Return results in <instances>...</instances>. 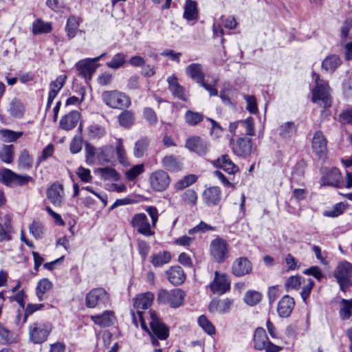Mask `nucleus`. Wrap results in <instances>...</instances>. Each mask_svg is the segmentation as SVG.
<instances>
[{"mask_svg": "<svg viewBox=\"0 0 352 352\" xmlns=\"http://www.w3.org/2000/svg\"><path fill=\"white\" fill-rule=\"evenodd\" d=\"M197 176L195 175H188L182 178L181 179L178 180L174 184V187L177 190H182L193 184L197 181Z\"/></svg>", "mask_w": 352, "mask_h": 352, "instance_id": "obj_45", "label": "nucleus"}, {"mask_svg": "<svg viewBox=\"0 0 352 352\" xmlns=\"http://www.w3.org/2000/svg\"><path fill=\"white\" fill-rule=\"evenodd\" d=\"M341 64V60L338 55L332 54L330 55L322 63V67L327 72H333Z\"/></svg>", "mask_w": 352, "mask_h": 352, "instance_id": "obj_35", "label": "nucleus"}, {"mask_svg": "<svg viewBox=\"0 0 352 352\" xmlns=\"http://www.w3.org/2000/svg\"><path fill=\"white\" fill-rule=\"evenodd\" d=\"M172 256L169 252L163 251L151 256V263L155 267H161L170 262Z\"/></svg>", "mask_w": 352, "mask_h": 352, "instance_id": "obj_30", "label": "nucleus"}, {"mask_svg": "<svg viewBox=\"0 0 352 352\" xmlns=\"http://www.w3.org/2000/svg\"><path fill=\"white\" fill-rule=\"evenodd\" d=\"M186 74L197 84L202 82L205 78L203 66L200 63H191L185 69Z\"/></svg>", "mask_w": 352, "mask_h": 352, "instance_id": "obj_24", "label": "nucleus"}, {"mask_svg": "<svg viewBox=\"0 0 352 352\" xmlns=\"http://www.w3.org/2000/svg\"><path fill=\"white\" fill-rule=\"evenodd\" d=\"M144 118L150 124H155L157 122V118L155 111L150 107H145L143 111Z\"/></svg>", "mask_w": 352, "mask_h": 352, "instance_id": "obj_62", "label": "nucleus"}, {"mask_svg": "<svg viewBox=\"0 0 352 352\" xmlns=\"http://www.w3.org/2000/svg\"><path fill=\"white\" fill-rule=\"evenodd\" d=\"M102 177L105 180H112L117 182L120 179V176L116 170L112 168L105 167L98 170Z\"/></svg>", "mask_w": 352, "mask_h": 352, "instance_id": "obj_47", "label": "nucleus"}, {"mask_svg": "<svg viewBox=\"0 0 352 352\" xmlns=\"http://www.w3.org/2000/svg\"><path fill=\"white\" fill-rule=\"evenodd\" d=\"M116 149L119 162L122 164H125L126 163V157L125 154V150L123 146V140L122 139H116Z\"/></svg>", "mask_w": 352, "mask_h": 352, "instance_id": "obj_55", "label": "nucleus"}, {"mask_svg": "<svg viewBox=\"0 0 352 352\" xmlns=\"http://www.w3.org/2000/svg\"><path fill=\"white\" fill-rule=\"evenodd\" d=\"M30 234L36 239H38L43 234V226L40 222L34 221L29 227Z\"/></svg>", "mask_w": 352, "mask_h": 352, "instance_id": "obj_61", "label": "nucleus"}, {"mask_svg": "<svg viewBox=\"0 0 352 352\" xmlns=\"http://www.w3.org/2000/svg\"><path fill=\"white\" fill-rule=\"evenodd\" d=\"M80 118V114L78 111H72L60 119L59 126L65 131L72 130L77 125Z\"/></svg>", "mask_w": 352, "mask_h": 352, "instance_id": "obj_23", "label": "nucleus"}, {"mask_svg": "<svg viewBox=\"0 0 352 352\" xmlns=\"http://www.w3.org/2000/svg\"><path fill=\"white\" fill-rule=\"evenodd\" d=\"M234 153L240 157H247L252 151V141L248 138H240L233 147Z\"/></svg>", "mask_w": 352, "mask_h": 352, "instance_id": "obj_25", "label": "nucleus"}, {"mask_svg": "<svg viewBox=\"0 0 352 352\" xmlns=\"http://www.w3.org/2000/svg\"><path fill=\"white\" fill-rule=\"evenodd\" d=\"M296 126L293 122H287L280 126L278 134L284 140H289L296 133Z\"/></svg>", "mask_w": 352, "mask_h": 352, "instance_id": "obj_37", "label": "nucleus"}, {"mask_svg": "<svg viewBox=\"0 0 352 352\" xmlns=\"http://www.w3.org/2000/svg\"><path fill=\"white\" fill-rule=\"evenodd\" d=\"M131 225L140 234L145 236H151L154 234V232L151 230L147 217L144 213L135 214L131 221Z\"/></svg>", "mask_w": 352, "mask_h": 352, "instance_id": "obj_11", "label": "nucleus"}, {"mask_svg": "<svg viewBox=\"0 0 352 352\" xmlns=\"http://www.w3.org/2000/svg\"><path fill=\"white\" fill-rule=\"evenodd\" d=\"M210 252L216 262L223 263L228 257L229 245L225 239L216 238L210 243Z\"/></svg>", "mask_w": 352, "mask_h": 352, "instance_id": "obj_5", "label": "nucleus"}, {"mask_svg": "<svg viewBox=\"0 0 352 352\" xmlns=\"http://www.w3.org/2000/svg\"><path fill=\"white\" fill-rule=\"evenodd\" d=\"M170 178L168 174L163 170H157L149 176L151 188L157 192L165 190L170 185Z\"/></svg>", "mask_w": 352, "mask_h": 352, "instance_id": "obj_8", "label": "nucleus"}, {"mask_svg": "<svg viewBox=\"0 0 352 352\" xmlns=\"http://www.w3.org/2000/svg\"><path fill=\"white\" fill-rule=\"evenodd\" d=\"M67 79V76L65 74H62L58 76L55 80L52 81L50 84V91L48 94V98L47 102V109L51 107L52 103L53 102L54 98L60 91V90L63 87L65 84Z\"/></svg>", "mask_w": 352, "mask_h": 352, "instance_id": "obj_18", "label": "nucleus"}, {"mask_svg": "<svg viewBox=\"0 0 352 352\" xmlns=\"http://www.w3.org/2000/svg\"><path fill=\"white\" fill-rule=\"evenodd\" d=\"M352 29V19H346L342 27H341V34H340V36H341V38L342 41H345L348 36H349V33L350 32V30Z\"/></svg>", "mask_w": 352, "mask_h": 352, "instance_id": "obj_64", "label": "nucleus"}, {"mask_svg": "<svg viewBox=\"0 0 352 352\" xmlns=\"http://www.w3.org/2000/svg\"><path fill=\"white\" fill-rule=\"evenodd\" d=\"M0 182L8 186H22V175L6 168H0Z\"/></svg>", "mask_w": 352, "mask_h": 352, "instance_id": "obj_17", "label": "nucleus"}, {"mask_svg": "<svg viewBox=\"0 0 352 352\" xmlns=\"http://www.w3.org/2000/svg\"><path fill=\"white\" fill-rule=\"evenodd\" d=\"M101 98L102 102L111 109H122L131 104L129 97L118 90L103 91Z\"/></svg>", "mask_w": 352, "mask_h": 352, "instance_id": "obj_3", "label": "nucleus"}, {"mask_svg": "<svg viewBox=\"0 0 352 352\" xmlns=\"http://www.w3.org/2000/svg\"><path fill=\"white\" fill-rule=\"evenodd\" d=\"M52 30L51 23L44 22L41 19H38L33 23L32 32L34 34L48 33Z\"/></svg>", "mask_w": 352, "mask_h": 352, "instance_id": "obj_40", "label": "nucleus"}, {"mask_svg": "<svg viewBox=\"0 0 352 352\" xmlns=\"http://www.w3.org/2000/svg\"><path fill=\"white\" fill-rule=\"evenodd\" d=\"M85 150L86 162L88 164H93L94 162L95 156H96L97 149L90 143H86Z\"/></svg>", "mask_w": 352, "mask_h": 352, "instance_id": "obj_58", "label": "nucleus"}, {"mask_svg": "<svg viewBox=\"0 0 352 352\" xmlns=\"http://www.w3.org/2000/svg\"><path fill=\"white\" fill-rule=\"evenodd\" d=\"M252 267L251 262L245 257H239L234 260L232 271L234 276L241 277L250 274Z\"/></svg>", "mask_w": 352, "mask_h": 352, "instance_id": "obj_15", "label": "nucleus"}, {"mask_svg": "<svg viewBox=\"0 0 352 352\" xmlns=\"http://www.w3.org/2000/svg\"><path fill=\"white\" fill-rule=\"evenodd\" d=\"M204 116L202 114L194 112L192 111H187L185 114L186 122L191 126H195L203 120Z\"/></svg>", "mask_w": 352, "mask_h": 352, "instance_id": "obj_49", "label": "nucleus"}, {"mask_svg": "<svg viewBox=\"0 0 352 352\" xmlns=\"http://www.w3.org/2000/svg\"><path fill=\"white\" fill-rule=\"evenodd\" d=\"M214 280L210 283V289L214 294H223L230 290V284L225 274L214 273Z\"/></svg>", "mask_w": 352, "mask_h": 352, "instance_id": "obj_14", "label": "nucleus"}, {"mask_svg": "<svg viewBox=\"0 0 352 352\" xmlns=\"http://www.w3.org/2000/svg\"><path fill=\"white\" fill-rule=\"evenodd\" d=\"M327 141L323 133L320 131L315 132L311 142L313 152L318 156L322 157L326 154L327 150Z\"/></svg>", "mask_w": 352, "mask_h": 352, "instance_id": "obj_16", "label": "nucleus"}, {"mask_svg": "<svg viewBox=\"0 0 352 352\" xmlns=\"http://www.w3.org/2000/svg\"><path fill=\"white\" fill-rule=\"evenodd\" d=\"M342 304L344 307L340 311V317L342 320H348L351 316L352 298L351 300L342 299Z\"/></svg>", "mask_w": 352, "mask_h": 352, "instance_id": "obj_53", "label": "nucleus"}, {"mask_svg": "<svg viewBox=\"0 0 352 352\" xmlns=\"http://www.w3.org/2000/svg\"><path fill=\"white\" fill-rule=\"evenodd\" d=\"M302 277L300 276H290L286 281L285 286L287 287V290L289 289H298L302 282Z\"/></svg>", "mask_w": 352, "mask_h": 352, "instance_id": "obj_59", "label": "nucleus"}, {"mask_svg": "<svg viewBox=\"0 0 352 352\" xmlns=\"http://www.w3.org/2000/svg\"><path fill=\"white\" fill-rule=\"evenodd\" d=\"M162 166L172 172L178 171L181 169V164L178 161V159L173 155H166L162 160Z\"/></svg>", "mask_w": 352, "mask_h": 352, "instance_id": "obj_36", "label": "nucleus"}, {"mask_svg": "<svg viewBox=\"0 0 352 352\" xmlns=\"http://www.w3.org/2000/svg\"><path fill=\"white\" fill-rule=\"evenodd\" d=\"M340 289L345 292L348 286L351 284L352 277V265L347 261H342L339 263L334 273Z\"/></svg>", "mask_w": 352, "mask_h": 352, "instance_id": "obj_6", "label": "nucleus"}, {"mask_svg": "<svg viewBox=\"0 0 352 352\" xmlns=\"http://www.w3.org/2000/svg\"><path fill=\"white\" fill-rule=\"evenodd\" d=\"M81 22V19L75 16H70L67 19L66 25L65 27V31L67 36L69 39L74 38L77 35V33L79 32V26Z\"/></svg>", "mask_w": 352, "mask_h": 352, "instance_id": "obj_29", "label": "nucleus"}, {"mask_svg": "<svg viewBox=\"0 0 352 352\" xmlns=\"http://www.w3.org/2000/svg\"><path fill=\"white\" fill-rule=\"evenodd\" d=\"M199 327L208 335H214L216 332L215 327L205 315H201L197 320Z\"/></svg>", "mask_w": 352, "mask_h": 352, "instance_id": "obj_42", "label": "nucleus"}, {"mask_svg": "<svg viewBox=\"0 0 352 352\" xmlns=\"http://www.w3.org/2000/svg\"><path fill=\"white\" fill-rule=\"evenodd\" d=\"M82 140L80 137L75 136L71 141L69 150L72 154L79 153L82 149Z\"/></svg>", "mask_w": 352, "mask_h": 352, "instance_id": "obj_63", "label": "nucleus"}, {"mask_svg": "<svg viewBox=\"0 0 352 352\" xmlns=\"http://www.w3.org/2000/svg\"><path fill=\"white\" fill-rule=\"evenodd\" d=\"M10 114L14 117L21 118L22 116V102L19 98H14L10 103Z\"/></svg>", "mask_w": 352, "mask_h": 352, "instance_id": "obj_54", "label": "nucleus"}, {"mask_svg": "<svg viewBox=\"0 0 352 352\" xmlns=\"http://www.w3.org/2000/svg\"><path fill=\"white\" fill-rule=\"evenodd\" d=\"M268 338L265 330L262 327H258L254 332V347L257 350H263L266 347Z\"/></svg>", "mask_w": 352, "mask_h": 352, "instance_id": "obj_33", "label": "nucleus"}, {"mask_svg": "<svg viewBox=\"0 0 352 352\" xmlns=\"http://www.w3.org/2000/svg\"><path fill=\"white\" fill-rule=\"evenodd\" d=\"M45 305L42 303L39 304H33L28 303L25 309V313L23 316V323L25 322L28 317L34 314L36 311L42 310L44 308Z\"/></svg>", "mask_w": 352, "mask_h": 352, "instance_id": "obj_56", "label": "nucleus"}, {"mask_svg": "<svg viewBox=\"0 0 352 352\" xmlns=\"http://www.w3.org/2000/svg\"><path fill=\"white\" fill-rule=\"evenodd\" d=\"M148 145V140L146 138H142L138 140L134 146L133 153L136 157H141L144 155V152L146 151Z\"/></svg>", "mask_w": 352, "mask_h": 352, "instance_id": "obj_46", "label": "nucleus"}, {"mask_svg": "<svg viewBox=\"0 0 352 352\" xmlns=\"http://www.w3.org/2000/svg\"><path fill=\"white\" fill-rule=\"evenodd\" d=\"M322 182L323 185L334 187H340L342 186V176L339 169L336 168H331L322 177Z\"/></svg>", "mask_w": 352, "mask_h": 352, "instance_id": "obj_22", "label": "nucleus"}, {"mask_svg": "<svg viewBox=\"0 0 352 352\" xmlns=\"http://www.w3.org/2000/svg\"><path fill=\"white\" fill-rule=\"evenodd\" d=\"M109 301V294L102 287L91 289L85 296V305L88 308H95L99 305H105Z\"/></svg>", "mask_w": 352, "mask_h": 352, "instance_id": "obj_9", "label": "nucleus"}, {"mask_svg": "<svg viewBox=\"0 0 352 352\" xmlns=\"http://www.w3.org/2000/svg\"><path fill=\"white\" fill-rule=\"evenodd\" d=\"M47 197L54 206H60L65 198L63 186L58 183H54L47 188Z\"/></svg>", "mask_w": 352, "mask_h": 352, "instance_id": "obj_13", "label": "nucleus"}, {"mask_svg": "<svg viewBox=\"0 0 352 352\" xmlns=\"http://www.w3.org/2000/svg\"><path fill=\"white\" fill-rule=\"evenodd\" d=\"M52 287V283L47 278H43L37 284L36 295L40 301L44 299V294Z\"/></svg>", "mask_w": 352, "mask_h": 352, "instance_id": "obj_38", "label": "nucleus"}, {"mask_svg": "<svg viewBox=\"0 0 352 352\" xmlns=\"http://www.w3.org/2000/svg\"><path fill=\"white\" fill-rule=\"evenodd\" d=\"M168 84V90L172 95L183 101L187 100L185 89L178 82V79L175 74H172L166 79Z\"/></svg>", "mask_w": 352, "mask_h": 352, "instance_id": "obj_21", "label": "nucleus"}, {"mask_svg": "<svg viewBox=\"0 0 352 352\" xmlns=\"http://www.w3.org/2000/svg\"><path fill=\"white\" fill-rule=\"evenodd\" d=\"M295 306L294 299L289 295H285L279 300L277 306V312L280 318L289 317Z\"/></svg>", "mask_w": 352, "mask_h": 352, "instance_id": "obj_19", "label": "nucleus"}, {"mask_svg": "<svg viewBox=\"0 0 352 352\" xmlns=\"http://www.w3.org/2000/svg\"><path fill=\"white\" fill-rule=\"evenodd\" d=\"M110 152L111 148L108 146L97 148L96 157L100 164H104L110 162Z\"/></svg>", "mask_w": 352, "mask_h": 352, "instance_id": "obj_44", "label": "nucleus"}, {"mask_svg": "<svg viewBox=\"0 0 352 352\" xmlns=\"http://www.w3.org/2000/svg\"><path fill=\"white\" fill-rule=\"evenodd\" d=\"M197 192L192 189L186 190L182 195V200L191 207L197 204Z\"/></svg>", "mask_w": 352, "mask_h": 352, "instance_id": "obj_52", "label": "nucleus"}, {"mask_svg": "<svg viewBox=\"0 0 352 352\" xmlns=\"http://www.w3.org/2000/svg\"><path fill=\"white\" fill-rule=\"evenodd\" d=\"M186 147L190 151L200 156L205 155L209 150V144L207 141L199 136H192L186 141Z\"/></svg>", "mask_w": 352, "mask_h": 352, "instance_id": "obj_12", "label": "nucleus"}, {"mask_svg": "<svg viewBox=\"0 0 352 352\" xmlns=\"http://www.w3.org/2000/svg\"><path fill=\"white\" fill-rule=\"evenodd\" d=\"M135 113L130 110H124L118 116L119 124L124 129L131 128L135 123Z\"/></svg>", "mask_w": 352, "mask_h": 352, "instance_id": "obj_32", "label": "nucleus"}, {"mask_svg": "<svg viewBox=\"0 0 352 352\" xmlns=\"http://www.w3.org/2000/svg\"><path fill=\"white\" fill-rule=\"evenodd\" d=\"M203 199L208 206H214L219 204L221 200L220 188L210 187L204 190Z\"/></svg>", "mask_w": 352, "mask_h": 352, "instance_id": "obj_27", "label": "nucleus"}, {"mask_svg": "<svg viewBox=\"0 0 352 352\" xmlns=\"http://www.w3.org/2000/svg\"><path fill=\"white\" fill-rule=\"evenodd\" d=\"M0 135L3 138V141L6 142H11L16 141L21 135L22 132L16 133L14 131L9 129L0 130Z\"/></svg>", "mask_w": 352, "mask_h": 352, "instance_id": "obj_51", "label": "nucleus"}, {"mask_svg": "<svg viewBox=\"0 0 352 352\" xmlns=\"http://www.w3.org/2000/svg\"><path fill=\"white\" fill-rule=\"evenodd\" d=\"M87 133L90 139H100L105 135L106 129L98 124L93 123L87 127Z\"/></svg>", "mask_w": 352, "mask_h": 352, "instance_id": "obj_39", "label": "nucleus"}, {"mask_svg": "<svg viewBox=\"0 0 352 352\" xmlns=\"http://www.w3.org/2000/svg\"><path fill=\"white\" fill-rule=\"evenodd\" d=\"M261 294L256 291H248L244 296L245 302L250 306H254L261 300Z\"/></svg>", "mask_w": 352, "mask_h": 352, "instance_id": "obj_48", "label": "nucleus"}, {"mask_svg": "<svg viewBox=\"0 0 352 352\" xmlns=\"http://www.w3.org/2000/svg\"><path fill=\"white\" fill-rule=\"evenodd\" d=\"M105 55L106 53H103L94 58H85L78 61L76 64V67L79 72L80 75L85 78L90 79L98 67V65L96 63L100 60Z\"/></svg>", "mask_w": 352, "mask_h": 352, "instance_id": "obj_10", "label": "nucleus"}, {"mask_svg": "<svg viewBox=\"0 0 352 352\" xmlns=\"http://www.w3.org/2000/svg\"><path fill=\"white\" fill-rule=\"evenodd\" d=\"M185 293L181 289L168 291L164 289L159 290L157 300L160 304L168 305L172 308L180 307L184 300Z\"/></svg>", "mask_w": 352, "mask_h": 352, "instance_id": "obj_4", "label": "nucleus"}, {"mask_svg": "<svg viewBox=\"0 0 352 352\" xmlns=\"http://www.w3.org/2000/svg\"><path fill=\"white\" fill-rule=\"evenodd\" d=\"M14 158L13 145H3L0 150V160L6 164H10Z\"/></svg>", "mask_w": 352, "mask_h": 352, "instance_id": "obj_41", "label": "nucleus"}, {"mask_svg": "<svg viewBox=\"0 0 352 352\" xmlns=\"http://www.w3.org/2000/svg\"><path fill=\"white\" fill-rule=\"evenodd\" d=\"M126 61V56L123 53L116 54L112 60L107 63L108 67L117 69L122 67Z\"/></svg>", "mask_w": 352, "mask_h": 352, "instance_id": "obj_50", "label": "nucleus"}, {"mask_svg": "<svg viewBox=\"0 0 352 352\" xmlns=\"http://www.w3.org/2000/svg\"><path fill=\"white\" fill-rule=\"evenodd\" d=\"M91 320L97 325L106 327L113 325L116 320L114 314L111 311H105L102 314L91 316Z\"/></svg>", "mask_w": 352, "mask_h": 352, "instance_id": "obj_26", "label": "nucleus"}, {"mask_svg": "<svg viewBox=\"0 0 352 352\" xmlns=\"http://www.w3.org/2000/svg\"><path fill=\"white\" fill-rule=\"evenodd\" d=\"M51 331L52 327L48 324L33 323L29 327L30 340L35 344L42 343L47 340Z\"/></svg>", "mask_w": 352, "mask_h": 352, "instance_id": "obj_7", "label": "nucleus"}, {"mask_svg": "<svg viewBox=\"0 0 352 352\" xmlns=\"http://www.w3.org/2000/svg\"><path fill=\"white\" fill-rule=\"evenodd\" d=\"M316 86L312 90V102L324 108L331 106L330 87L327 82L320 80L317 76L315 79Z\"/></svg>", "mask_w": 352, "mask_h": 352, "instance_id": "obj_2", "label": "nucleus"}, {"mask_svg": "<svg viewBox=\"0 0 352 352\" xmlns=\"http://www.w3.org/2000/svg\"><path fill=\"white\" fill-rule=\"evenodd\" d=\"M240 124L244 129L245 135H254V122L252 118L249 117L245 120L240 121Z\"/></svg>", "mask_w": 352, "mask_h": 352, "instance_id": "obj_60", "label": "nucleus"}, {"mask_svg": "<svg viewBox=\"0 0 352 352\" xmlns=\"http://www.w3.org/2000/svg\"><path fill=\"white\" fill-rule=\"evenodd\" d=\"M184 17L188 21H193L197 19V4L195 1L192 0H186Z\"/></svg>", "mask_w": 352, "mask_h": 352, "instance_id": "obj_34", "label": "nucleus"}, {"mask_svg": "<svg viewBox=\"0 0 352 352\" xmlns=\"http://www.w3.org/2000/svg\"><path fill=\"white\" fill-rule=\"evenodd\" d=\"M137 316L142 329L148 334L153 346L159 344L158 340L167 339L169 336V329L162 322L155 311L151 310L146 312L138 310Z\"/></svg>", "mask_w": 352, "mask_h": 352, "instance_id": "obj_1", "label": "nucleus"}, {"mask_svg": "<svg viewBox=\"0 0 352 352\" xmlns=\"http://www.w3.org/2000/svg\"><path fill=\"white\" fill-rule=\"evenodd\" d=\"M15 338L14 334L3 324L0 323V342L3 344H8L14 342Z\"/></svg>", "mask_w": 352, "mask_h": 352, "instance_id": "obj_43", "label": "nucleus"}, {"mask_svg": "<svg viewBox=\"0 0 352 352\" xmlns=\"http://www.w3.org/2000/svg\"><path fill=\"white\" fill-rule=\"evenodd\" d=\"M165 274L170 283L175 286L182 285L186 280V274L179 265L170 267L165 272Z\"/></svg>", "mask_w": 352, "mask_h": 352, "instance_id": "obj_20", "label": "nucleus"}, {"mask_svg": "<svg viewBox=\"0 0 352 352\" xmlns=\"http://www.w3.org/2000/svg\"><path fill=\"white\" fill-rule=\"evenodd\" d=\"M214 164L228 174H234L239 171V168L232 162L228 155H223L219 157L214 161Z\"/></svg>", "mask_w": 352, "mask_h": 352, "instance_id": "obj_28", "label": "nucleus"}, {"mask_svg": "<svg viewBox=\"0 0 352 352\" xmlns=\"http://www.w3.org/2000/svg\"><path fill=\"white\" fill-rule=\"evenodd\" d=\"M154 295L151 292L140 294L134 299V307L137 309H146L152 304Z\"/></svg>", "mask_w": 352, "mask_h": 352, "instance_id": "obj_31", "label": "nucleus"}, {"mask_svg": "<svg viewBox=\"0 0 352 352\" xmlns=\"http://www.w3.org/2000/svg\"><path fill=\"white\" fill-rule=\"evenodd\" d=\"M144 171V165L138 164L133 166L131 168L126 171L125 175L126 178L130 180H134L139 175Z\"/></svg>", "mask_w": 352, "mask_h": 352, "instance_id": "obj_57", "label": "nucleus"}]
</instances>
